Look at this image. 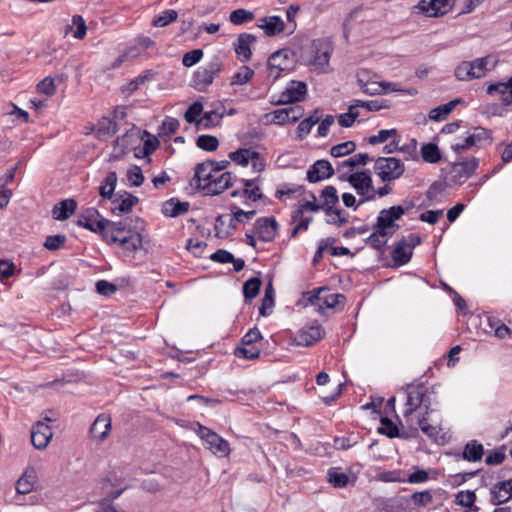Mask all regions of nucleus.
Here are the masks:
<instances>
[{
  "label": "nucleus",
  "instance_id": "obj_40",
  "mask_svg": "<svg viewBox=\"0 0 512 512\" xmlns=\"http://www.w3.org/2000/svg\"><path fill=\"white\" fill-rule=\"evenodd\" d=\"M353 104L355 105L356 109L358 108H365L369 112H376L380 111L381 109L389 108V104L387 100L384 99H377V100H370V101H363V100H353Z\"/></svg>",
  "mask_w": 512,
  "mask_h": 512
},
{
  "label": "nucleus",
  "instance_id": "obj_36",
  "mask_svg": "<svg viewBox=\"0 0 512 512\" xmlns=\"http://www.w3.org/2000/svg\"><path fill=\"white\" fill-rule=\"evenodd\" d=\"M118 131L117 122L110 117H102L98 122L99 137H112Z\"/></svg>",
  "mask_w": 512,
  "mask_h": 512
},
{
  "label": "nucleus",
  "instance_id": "obj_58",
  "mask_svg": "<svg viewBox=\"0 0 512 512\" xmlns=\"http://www.w3.org/2000/svg\"><path fill=\"white\" fill-rule=\"evenodd\" d=\"M374 199H375L374 193H371L370 195H368L366 197L360 198L358 202L356 201V198L353 194H351V193H343L342 194L343 204L348 208H354V210H356L363 203H365L367 201H372Z\"/></svg>",
  "mask_w": 512,
  "mask_h": 512
},
{
  "label": "nucleus",
  "instance_id": "obj_42",
  "mask_svg": "<svg viewBox=\"0 0 512 512\" xmlns=\"http://www.w3.org/2000/svg\"><path fill=\"white\" fill-rule=\"evenodd\" d=\"M476 495L473 491H460L456 495L457 504L469 508L472 512H478L479 507L475 506Z\"/></svg>",
  "mask_w": 512,
  "mask_h": 512
},
{
  "label": "nucleus",
  "instance_id": "obj_44",
  "mask_svg": "<svg viewBox=\"0 0 512 512\" xmlns=\"http://www.w3.org/2000/svg\"><path fill=\"white\" fill-rule=\"evenodd\" d=\"M381 426L378 428V433L386 435L389 438L402 437L397 425L389 418H381Z\"/></svg>",
  "mask_w": 512,
  "mask_h": 512
},
{
  "label": "nucleus",
  "instance_id": "obj_16",
  "mask_svg": "<svg viewBox=\"0 0 512 512\" xmlns=\"http://www.w3.org/2000/svg\"><path fill=\"white\" fill-rule=\"evenodd\" d=\"M139 202L138 197L127 191L118 192L111 200V213L114 215H122L131 212L133 206Z\"/></svg>",
  "mask_w": 512,
  "mask_h": 512
},
{
  "label": "nucleus",
  "instance_id": "obj_49",
  "mask_svg": "<svg viewBox=\"0 0 512 512\" xmlns=\"http://www.w3.org/2000/svg\"><path fill=\"white\" fill-rule=\"evenodd\" d=\"M360 112L356 109L353 102L350 104L348 108V112L340 114L338 116V123L341 127L349 128L353 126L355 120L359 117Z\"/></svg>",
  "mask_w": 512,
  "mask_h": 512
},
{
  "label": "nucleus",
  "instance_id": "obj_3",
  "mask_svg": "<svg viewBox=\"0 0 512 512\" xmlns=\"http://www.w3.org/2000/svg\"><path fill=\"white\" fill-rule=\"evenodd\" d=\"M115 223V221L104 218L94 207L83 210L77 219L78 226L99 234L103 241L106 239V234H109L112 227L116 226Z\"/></svg>",
  "mask_w": 512,
  "mask_h": 512
},
{
  "label": "nucleus",
  "instance_id": "obj_45",
  "mask_svg": "<svg viewBox=\"0 0 512 512\" xmlns=\"http://www.w3.org/2000/svg\"><path fill=\"white\" fill-rule=\"evenodd\" d=\"M203 112V105L201 102L192 103L184 114V118L188 123H196L201 125L202 118H199Z\"/></svg>",
  "mask_w": 512,
  "mask_h": 512
},
{
  "label": "nucleus",
  "instance_id": "obj_19",
  "mask_svg": "<svg viewBox=\"0 0 512 512\" xmlns=\"http://www.w3.org/2000/svg\"><path fill=\"white\" fill-rule=\"evenodd\" d=\"M259 239L264 242H271L277 234L278 223L274 217H260L254 224Z\"/></svg>",
  "mask_w": 512,
  "mask_h": 512
},
{
  "label": "nucleus",
  "instance_id": "obj_41",
  "mask_svg": "<svg viewBox=\"0 0 512 512\" xmlns=\"http://www.w3.org/2000/svg\"><path fill=\"white\" fill-rule=\"evenodd\" d=\"M73 27L76 29L73 31V37L76 39H83L86 36L87 26L85 20L81 15H74L72 17L71 25H68L66 28V34L72 31Z\"/></svg>",
  "mask_w": 512,
  "mask_h": 512
},
{
  "label": "nucleus",
  "instance_id": "obj_48",
  "mask_svg": "<svg viewBox=\"0 0 512 512\" xmlns=\"http://www.w3.org/2000/svg\"><path fill=\"white\" fill-rule=\"evenodd\" d=\"M356 149V143L354 141H346L337 145H334L330 149V155L334 158L343 157L353 153Z\"/></svg>",
  "mask_w": 512,
  "mask_h": 512
},
{
  "label": "nucleus",
  "instance_id": "obj_20",
  "mask_svg": "<svg viewBox=\"0 0 512 512\" xmlns=\"http://www.w3.org/2000/svg\"><path fill=\"white\" fill-rule=\"evenodd\" d=\"M349 183L361 198L374 193L372 178L365 171L350 174Z\"/></svg>",
  "mask_w": 512,
  "mask_h": 512
},
{
  "label": "nucleus",
  "instance_id": "obj_33",
  "mask_svg": "<svg viewBox=\"0 0 512 512\" xmlns=\"http://www.w3.org/2000/svg\"><path fill=\"white\" fill-rule=\"evenodd\" d=\"M229 158L238 165L247 166L250 159L258 158V152L247 148H240L230 152Z\"/></svg>",
  "mask_w": 512,
  "mask_h": 512
},
{
  "label": "nucleus",
  "instance_id": "obj_12",
  "mask_svg": "<svg viewBox=\"0 0 512 512\" xmlns=\"http://www.w3.org/2000/svg\"><path fill=\"white\" fill-rule=\"evenodd\" d=\"M333 47L328 39H315L311 45L312 58L310 64L316 68L328 66Z\"/></svg>",
  "mask_w": 512,
  "mask_h": 512
},
{
  "label": "nucleus",
  "instance_id": "obj_28",
  "mask_svg": "<svg viewBox=\"0 0 512 512\" xmlns=\"http://www.w3.org/2000/svg\"><path fill=\"white\" fill-rule=\"evenodd\" d=\"M483 455L484 447L477 440L467 442L462 452V458L469 462L479 461L482 459Z\"/></svg>",
  "mask_w": 512,
  "mask_h": 512
},
{
  "label": "nucleus",
  "instance_id": "obj_47",
  "mask_svg": "<svg viewBox=\"0 0 512 512\" xmlns=\"http://www.w3.org/2000/svg\"><path fill=\"white\" fill-rule=\"evenodd\" d=\"M262 281L260 278L253 277L248 279L243 285V295L246 299L255 298L260 291Z\"/></svg>",
  "mask_w": 512,
  "mask_h": 512
},
{
  "label": "nucleus",
  "instance_id": "obj_52",
  "mask_svg": "<svg viewBox=\"0 0 512 512\" xmlns=\"http://www.w3.org/2000/svg\"><path fill=\"white\" fill-rule=\"evenodd\" d=\"M254 76V71L248 66H241L231 79V85H244Z\"/></svg>",
  "mask_w": 512,
  "mask_h": 512
},
{
  "label": "nucleus",
  "instance_id": "obj_57",
  "mask_svg": "<svg viewBox=\"0 0 512 512\" xmlns=\"http://www.w3.org/2000/svg\"><path fill=\"white\" fill-rule=\"evenodd\" d=\"M238 358H244L247 360H254L260 355V348L257 345L241 346L237 347L234 352Z\"/></svg>",
  "mask_w": 512,
  "mask_h": 512
},
{
  "label": "nucleus",
  "instance_id": "obj_2",
  "mask_svg": "<svg viewBox=\"0 0 512 512\" xmlns=\"http://www.w3.org/2000/svg\"><path fill=\"white\" fill-rule=\"evenodd\" d=\"M405 390L407 393L405 417L411 415L422 406L425 408L426 414L433 411L431 406L435 400L431 396L436 394L435 387H428L425 383H411L406 386Z\"/></svg>",
  "mask_w": 512,
  "mask_h": 512
},
{
  "label": "nucleus",
  "instance_id": "obj_29",
  "mask_svg": "<svg viewBox=\"0 0 512 512\" xmlns=\"http://www.w3.org/2000/svg\"><path fill=\"white\" fill-rule=\"evenodd\" d=\"M327 216L326 222L330 225L335 226H343L349 221V214L345 210L341 208L328 207L326 211H324Z\"/></svg>",
  "mask_w": 512,
  "mask_h": 512
},
{
  "label": "nucleus",
  "instance_id": "obj_43",
  "mask_svg": "<svg viewBox=\"0 0 512 512\" xmlns=\"http://www.w3.org/2000/svg\"><path fill=\"white\" fill-rule=\"evenodd\" d=\"M254 18L255 15L253 12L243 8L233 10L229 15V21L234 25H242L254 20Z\"/></svg>",
  "mask_w": 512,
  "mask_h": 512
},
{
  "label": "nucleus",
  "instance_id": "obj_60",
  "mask_svg": "<svg viewBox=\"0 0 512 512\" xmlns=\"http://www.w3.org/2000/svg\"><path fill=\"white\" fill-rule=\"evenodd\" d=\"M149 77L150 75L147 73L138 75L122 87V92L127 96L132 95L136 90L139 89L141 85H143L149 79Z\"/></svg>",
  "mask_w": 512,
  "mask_h": 512
},
{
  "label": "nucleus",
  "instance_id": "obj_34",
  "mask_svg": "<svg viewBox=\"0 0 512 512\" xmlns=\"http://www.w3.org/2000/svg\"><path fill=\"white\" fill-rule=\"evenodd\" d=\"M289 52L288 50H278L274 52L269 58L267 65L273 68H280V70L289 69Z\"/></svg>",
  "mask_w": 512,
  "mask_h": 512
},
{
  "label": "nucleus",
  "instance_id": "obj_11",
  "mask_svg": "<svg viewBox=\"0 0 512 512\" xmlns=\"http://www.w3.org/2000/svg\"><path fill=\"white\" fill-rule=\"evenodd\" d=\"M479 166V159L471 157L462 162H454L451 165L450 181L454 184L461 185L470 178Z\"/></svg>",
  "mask_w": 512,
  "mask_h": 512
},
{
  "label": "nucleus",
  "instance_id": "obj_50",
  "mask_svg": "<svg viewBox=\"0 0 512 512\" xmlns=\"http://www.w3.org/2000/svg\"><path fill=\"white\" fill-rule=\"evenodd\" d=\"M196 145L204 151L213 152L219 147V140L212 135H200L196 139Z\"/></svg>",
  "mask_w": 512,
  "mask_h": 512
},
{
  "label": "nucleus",
  "instance_id": "obj_21",
  "mask_svg": "<svg viewBox=\"0 0 512 512\" xmlns=\"http://www.w3.org/2000/svg\"><path fill=\"white\" fill-rule=\"evenodd\" d=\"M257 41V37L250 33H241L238 35L235 42V53L238 59L242 62H247L251 59V45Z\"/></svg>",
  "mask_w": 512,
  "mask_h": 512
},
{
  "label": "nucleus",
  "instance_id": "obj_53",
  "mask_svg": "<svg viewBox=\"0 0 512 512\" xmlns=\"http://www.w3.org/2000/svg\"><path fill=\"white\" fill-rule=\"evenodd\" d=\"M178 17V13L176 10L167 9L163 11L161 14L154 17L152 24L155 27H165L170 23L174 22Z\"/></svg>",
  "mask_w": 512,
  "mask_h": 512
},
{
  "label": "nucleus",
  "instance_id": "obj_61",
  "mask_svg": "<svg viewBox=\"0 0 512 512\" xmlns=\"http://www.w3.org/2000/svg\"><path fill=\"white\" fill-rule=\"evenodd\" d=\"M489 59H490L489 56H485V57L477 58L473 61H469V64L471 66H473L472 72L475 73L474 79H478V78L485 76L486 72L489 70L487 68Z\"/></svg>",
  "mask_w": 512,
  "mask_h": 512
},
{
  "label": "nucleus",
  "instance_id": "obj_32",
  "mask_svg": "<svg viewBox=\"0 0 512 512\" xmlns=\"http://www.w3.org/2000/svg\"><path fill=\"white\" fill-rule=\"evenodd\" d=\"M36 483V473L33 469L26 470L23 476L16 483V491L19 494L30 493Z\"/></svg>",
  "mask_w": 512,
  "mask_h": 512
},
{
  "label": "nucleus",
  "instance_id": "obj_9",
  "mask_svg": "<svg viewBox=\"0 0 512 512\" xmlns=\"http://www.w3.org/2000/svg\"><path fill=\"white\" fill-rule=\"evenodd\" d=\"M454 4V0H420L413 9L415 13H423L429 17H440L449 13Z\"/></svg>",
  "mask_w": 512,
  "mask_h": 512
},
{
  "label": "nucleus",
  "instance_id": "obj_63",
  "mask_svg": "<svg viewBox=\"0 0 512 512\" xmlns=\"http://www.w3.org/2000/svg\"><path fill=\"white\" fill-rule=\"evenodd\" d=\"M345 301V296L340 293H331L330 291L324 293L323 296V304L324 309H332L335 308L339 304H343Z\"/></svg>",
  "mask_w": 512,
  "mask_h": 512
},
{
  "label": "nucleus",
  "instance_id": "obj_17",
  "mask_svg": "<svg viewBox=\"0 0 512 512\" xmlns=\"http://www.w3.org/2000/svg\"><path fill=\"white\" fill-rule=\"evenodd\" d=\"M234 178L235 176L231 172H223L217 175L212 182H204L202 191L210 196L219 195L233 185Z\"/></svg>",
  "mask_w": 512,
  "mask_h": 512
},
{
  "label": "nucleus",
  "instance_id": "obj_23",
  "mask_svg": "<svg viewBox=\"0 0 512 512\" xmlns=\"http://www.w3.org/2000/svg\"><path fill=\"white\" fill-rule=\"evenodd\" d=\"M111 430V418L107 414H100L94 420L90 427L91 437L98 441H103Z\"/></svg>",
  "mask_w": 512,
  "mask_h": 512
},
{
  "label": "nucleus",
  "instance_id": "obj_25",
  "mask_svg": "<svg viewBox=\"0 0 512 512\" xmlns=\"http://www.w3.org/2000/svg\"><path fill=\"white\" fill-rule=\"evenodd\" d=\"M258 27L264 30V33L269 36H275L285 30V23L280 16L273 15L262 18Z\"/></svg>",
  "mask_w": 512,
  "mask_h": 512
},
{
  "label": "nucleus",
  "instance_id": "obj_18",
  "mask_svg": "<svg viewBox=\"0 0 512 512\" xmlns=\"http://www.w3.org/2000/svg\"><path fill=\"white\" fill-rule=\"evenodd\" d=\"M334 175V168L328 160L320 159L312 164L307 171V180L316 183L329 179Z\"/></svg>",
  "mask_w": 512,
  "mask_h": 512
},
{
  "label": "nucleus",
  "instance_id": "obj_8",
  "mask_svg": "<svg viewBox=\"0 0 512 512\" xmlns=\"http://www.w3.org/2000/svg\"><path fill=\"white\" fill-rule=\"evenodd\" d=\"M141 140L140 130L133 126L125 134L116 138L110 155L113 160H120Z\"/></svg>",
  "mask_w": 512,
  "mask_h": 512
},
{
  "label": "nucleus",
  "instance_id": "obj_38",
  "mask_svg": "<svg viewBox=\"0 0 512 512\" xmlns=\"http://www.w3.org/2000/svg\"><path fill=\"white\" fill-rule=\"evenodd\" d=\"M328 482L335 488H344L349 482V477L346 473L341 472L340 468L332 467L327 473Z\"/></svg>",
  "mask_w": 512,
  "mask_h": 512
},
{
  "label": "nucleus",
  "instance_id": "obj_39",
  "mask_svg": "<svg viewBox=\"0 0 512 512\" xmlns=\"http://www.w3.org/2000/svg\"><path fill=\"white\" fill-rule=\"evenodd\" d=\"M257 181V178L254 179H242L243 183V196L246 198L252 200V201H258L263 198V194L261 193V190L258 186H254L255 182Z\"/></svg>",
  "mask_w": 512,
  "mask_h": 512
},
{
  "label": "nucleus",
  "instance_id": "obj_5",
  "mask_svg": "<svg viewBox=\"0 0 512 512\" xmlns=\"http://www.w3.org/2000/svg\"><path fill=\"white\" fill-rule=\"evenodd\" d=\"M374 172L382 182H392L404 174L405 165L395 157H379L375 160Z\"/></svg>",
  "mask_w": 512,
  "mask_h": 512
},
{
  "label": "nucleus",
  "instance_id": "obj_55",
  "mask_svg": "<svg viewBox=\"0 0 512 512\" xmlns=\"http://www.w3.org/2000/svg\"><path fill=\"white\" fill-rule=\"evenodd\" d=\"M367 153H358L344 161L338 162L337 169L340 171L344 167L354 168L358 165H365L369 161Z\"/></svg>",
  "mask_w": 512,
  "mask_h": 512
},
{
  "label": "nucleus",
  "instance_id": "obj_13",
  "mask_svg": "<svg viewBox=\"0 0 512 512\" xmlns=\"http://www.w3.org/2000/svg\"><path fill=\"white\" fill-rule=\"evenodd\" d=\"M50 421L52 419L46 416L44 421H38L31 429V442L38 450L46 448L53 436L52 429L47 424Z\"/></svg>",
  "mask_w": 512,
  "mask_h": 512
},
{
  "label": "nucleus",
  "instance_id": "obj_22",
  "mask_svg": "<svg viewBox=\"0 0 512 512\" xmlns=\"http://www.w3.org/2000/svg\"><path fill=\"white\" fill-rule=\"evenodd\" d=\"M512 498V479L498 482L491 489V503L500 505Z\"/></svg>",
  "mask_w": 512,
  "mask_h": 512
},
{
  "label": "nucleus",
  "instance_id": "obj_1",
  "mask_svg": "<svg viewBox=\"0 0 512 512\" xmlns=\"http://www.w3.org/2000/svg\"><path fill=\"white\" fill-rule=\"evenodd\" d=\"M104 240L109 245H116L122 256L128 260L142 248V235L128 228L127 219L117 221Z\"/></svg>",
  "mask_w": 512,
  "mask_h": 512
},
{
  "label": "nucleus",
  "instance_id": "obj_24",
  "mask_svg": "<svg viewBox=\"0 0 512 512\" xmlns=\"http://www.w3.org/2000/svg\"><path fill=\"white\" fill-rule=\"evenodd\" d=\"M189 208V202H181L178 198L173 197L163 203L161 211L166 217L175 218L187 213Z\"/></svg>",
  "mask_w": 512,
  "mask_h": 512
},
{
  "label": "nucleus",
  "instance_id": "obj_7",
  "mask_svg": "<svg viewBox=\"0 0 512 512\" xmlns=\"http://www.w3.org/2000/svg\"><path fill=\"white\" fill-rule=\"evenodd\" d=\"M197 435L206 442L207 448L213 454L220 456H227L230 452V444L227 440L219 436L216 432L212 431L206 426L197 423Z\"/></svg>",
  "mask_w": 512,
  "mask_h": 512
},
{
  "label": "nucleus",
  "instance_id": "obj_37",
  "mask_svg": "<svg viewBox=\"0 0 512 512\" xmlns=\"http://www.w3.org/2000/svg\"><path fill=\"white\" fill-rule=\"evenodd\" d=\"M421 156L427 163H438L442 156L438 146L435 143H426L421 147Z\"/></svg>",
  "mask_w": 512,
  "mask_h": 512
},
{
  "label": "nucleus",
  "instance_id": "obj_10",
  "mask_svg": "<svg viewBox=\"0 0 512 512\" xmlns=\"http://www.w3.org/2000/svg\"><path fill=\"white\" fill-rule=\"evenodd\" d=\"M325 336V330L319 323L304 326L296 332L292 338V343L296 346L309 347L321 340Z\"/></svg>",
  "mask_w": 512,
  "mask_h": 512
},
{
  "label": "nucleus",
  "instance_id": "obj_59",
  "mask_svg": "<svg viewBox=\"0 0 512 512\" xmlns=\"http://www.w3.org/2000/svg\"><path fill=\"white\" fill-rule=\"evenodd\" d=\"M472 70L473 66L469 64V61H464L455 69V76L460 81L472 80L475 77V73Z\"/></svg>",
  "mask_w": 512,
  "mask_h": 512
},
{
  "label": "nucleus",
  "instance_id": "obj_14",
  "mask_svg": "<svg viewBox=\"0 0 512 512\" xmlns=\"http://www.w3.org/2000/svg\"><path fill=\"white\" fill-rule=\"evenodd\" d=\"M307 84L303 81L292 80L280 94L279 104L301 102L306 98Z\"/></svg>",
  "mask_w": 512,
  "mask_h": 512
},
{
  "label": "nucleus",
  "instance_id": "obj_26",
  "mask_svg": "<svg viewBox=\"0 0 512 512\" xmlns=\"http://www.w3.org/2000/svg\"><path fill=\"white\" fill-rule=\"evenodd\" d=\"M76 208L77 203L74 199H65L54 205L52 216L55 220L64 221L75 212Z\"/></svg>",
  "mask_w": 512,
  "mask_h": 512
},
{
  "label": "nucleus",
  "instance_id": "obj_64",
  "mask_svg": "<svg viewBox=\"0 0 512 512\" xmlns=\"http://www.w3.org/2000/svg\"><path fill=\"white\" fill-rule=\"evenodd\" d=\"M398 132L396 129H383L378 132L377 135H372L368 138V143L371 145H376L380 143L386 142L390 137H397Z\"/></svg>",
  "mask_w": 512,
  "mask_h": 512
},
{
  "label": "nucleus",
  "instance_id": "obj_35",
  "mask_svg": "<svg viewBox=\"0 0 512 512\" xmlns=\"http://www.w3.org/2000/svg\"><path fill=\"white\" fill-rule=\"evenodd\" d=\"M320 198L322 199L320 206H322L323 212L326 211L329 206L334 207L339 202L337 189L332 185H328L323 188Z\"/></svg>",
  "mask_w": 512,
  "mask_h": 512
},
{
  "label": "nucleus",
  "instance_id": "obj_31",
  "mask_svg": "<svg viewBox=\"0 0 512 512\" xmlns=\"http://www.w3.org/2000/svg\"><path fill=\"white\" fill-rule=\"evenodd\" d=\"M461 99H454L446 104L439 105L436 108H433L429 112V118L434 121H442L444 120L453 109L461 103Z\"/></svg>",
  "mask_w": 512,
  "mask_h": 512
},
{
  "label": "nucleus",
  "instance_id": "obj_46",
  "mask_svg": "<svg viewBox=\"0 0 512 512\" xmlns=\"http://www.w3.org/2000/svg\"><path fill=\"white\" fill-rule=\"evenodd\" d=\"M358 85L361 90L368 95H380L385 94V86L383 82L371 81L364 82L362 79H358Z\"/></svg>",
  "mask_w": 512,
  "mask_h": 512
},
{
  "label": "nucleus",
  "instance_id": "obj_15",
  "mask_svg": "<svg viewBox=\"0 0 512 512\" xmlns=\"http://www.w3.org/2000/svg\"><path fill=\"white\" fill-rule=\"evenodd\" d=\"M218 173L214 171V161L206 160L198 163L195 167L194 177L192 178L190 185L197 190H202L204 182H212L215 180Z\"/></svg>",
  "mask_w": 512,
  "mask_h": 512
},
{
  "label": "nucleus",
  "instance_id": "obj_30",
  "mask_svg": "<svg viewBox=\"0 0 512 512\" xmlns=\"http://www.w3.org/2000/svg\"><path fill=\"white\" fill-rule=\"evenodd\" d=\"M117 185V174L114 171L109 172L99 187V194L103 199L112 200Z\"/></svg>",
  "mask_w": 512,
  "mask_h": 512
},
{
  "label": "nucleus",
  "instance_id": "obj_54",
  "mask_svg": "<svg viewBox=\"0 0 512 512\" xmlns=\"http://www.w3.org/2000/svg\"><path fill=\"white\" fill-rule=\"evenodd\" d=\"M374 230L375 231L366 239V243L376 250H382L387 243V237L389 235L378 229Z\"/></svg>",
  "mask_w": 512,
  "mask_h": 512
},
{
  "label": "nucleus",
  "instance_id": "obj_4",
  "mask_svg": "<svg viewBox=\"0 0 512 512\" xmlns=\"http://www.w3.org/2000/svg\"><path fill=\"white\" fill-rule=\"evenodd\" d=\"M223 63L218 56H214L205 66H200L193 73L192 86L200 91H205L219 76Z\"/></svg>",
  "mask_w": 512,
  "mask_h": 512
},
{
  "label": "nucleus",
  "instance_id": "obj_62",
  "mask_svg": "<svg viewBox=\"0 0 512 512\" xmlns=\"http://www.w3.org/2000/svg\"><path fill=\"white\" fill-rule=\"evenodd\" d=\"M65 242L66 236L57 234L47 236L43 245L49 251H56L61 249L65 245Z\"/></svg>",
  "mask_w": 512,
  "mask_h": 512
},
{
  "label": "nucleus",
  "instance_id": "obj_27",
  "mask_svg": "<svg viewBox=\"0 0 512 512\" xmlns=\"http://www.w3.org/2000/svg\"><path fill=\"white\" fill-rule=\"evenodd\" d=\"M412 255L413 252L410 247H407V244L404 241H399L391 253L396 266L407 264L411 260Z\"/></svg>",
  "mask_w": 512,
  "mask_h": 512
},
{
  "label": "nucleus",
  "instance_id": "obj_51",
  "mask_svg": "<svg viewBox=\"0 0 512 512\" xmlns=\"http://www.w3.org/2000/svg\"><path fill=\"white\" fill-rule=\"evenodd\" d=\"M428 415L429 414H426V412H424L422 417H420L418 419V425H419V428L421 429V431L427 437H429L430 439L436 440L439 435L440 428L438 426L431 425L428 423V418H427Z\"/></svg>",
  "mask_w": 512,
  "mask_h": 512
},
{
  "label": "nucleus",
  "instance_id": "obj_6",
  "mask_svg": "<svg viewBox=\"0 0 512 512\" xmlns=\"http://www.w3.org/2000/svg\"><path fill=\"white\" fill-rule=\"evenodd\" d=\"M406 210L401 205L392 206L389 209H383L379 212L374 229L386 232L387 235L392 236L399 228L395 221L399 220Z\"/></svg>",
  "mask_w": 512,
  "mask_h": 512
},
{
  "label": "nucleus",
  "instance_id": "obj_56",
  "mask_svg": "<svg viewBox=\"0 0 512 512\" xmlns=\"http://www.w3.org/2000/svg\"><path fill=\"white\" fill-rule=\"evenodd\" d=\"M179 126L180 123L176 118L166 117L159 128V135L170 137L177 132Z\"/></svg>",
  "mask_w": 512,
  "mask_h": 512
}]
</instances>
